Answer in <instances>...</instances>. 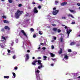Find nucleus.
<instances>
[{
    "label": "nucleus",
    "mask_w": 80,
    "mask_h": 80,
    "mask_svg": "<svg viewBox=\"0 0 80 80\" xmlns=\"http://www.w3.org/2000/svg\"><path fill=\"white\" fill-rule=\"evenodd\" d=\"M41 6H38V8H41Z\"/></svg>",
    "instance_id": "nucleus-45"
},
{
    "label": "nucleus",
    "mask_w": 80,
    "mask_h": 80,
    "mask_svg": "<svg viewBox=\"0 0 80 80\" xmlns=\"http://www.w3.org/2000/svg\"><path fill=\"white\" fill-rule=\"evenodd\" d=\"M72 14H69L68 15V17H71V15Z\"/></svg>",
    "instance_id": "nucleus-55"
},
{
    "label": "nucleus",
    "mask_w": 80,
    "mask_h": 80,
    "mask_svg": "<svg viewBox=\"0 0 80 80\" xmlns=\"http://www.w3.org/2000/svg\"><path fill=\"white\" fill-rule=\"evenodd\" d=\"M23 13V11L20 10H18L15 13V17L16 18H19L20 15H21Z\"/></svg>",
    "instance_id": "nucleus-2"
},
{
    "label": "nucleus",
    "mask_w": 80,
    "mask_h": 80,
    "mask_svg": "<svg viewBox=\"0 0 80 80\" xmlns=\"http://www.w3.org/2000/svg\"><path fill=\"white\" fill-rule=\"evenodd\" d=\"M35 72L36 75L37 80H42V79L40 78V75H39L40 71L39 70H37V71H35Z\"/></svg>",
    "instance_id": "nucleus-3"
},
{
    "label": "nucleus",
    "mask_w": 80,
    "mask_h": 80,
    "mask_svg": "<svg viewBox=\"0 0 80 80\" xmlns=\"http://www.w3.org/2000/svg\"><path fill=\"white\" fill-rule=\"evenodd\" d=\"M39 33L40 35H42V33L41 32V31H39Z\"/></svg>",
    "instance_id": "nucleus-29"
},
{
    "label": "nucleus",
    "mask_w": 80,
    "mask_h": 80,
    "mask_svg": "<svg viewBox=\"0 0 80 80\" xmlns=\"http://www.w3.org/2000/svg\"><path fill=\"white\" fill-rule=\"evenodd\" d=\"M15 70H17L18 69V68L17 67H16L14 68Z\"/></svg>",
    "instance_id": "nucleus-44"
},
{
    "label": "nucleus",
    "mask_w": 80,
    "mask_h": 80,
    "mask_svg": "<svg viewBox=\"0 0 80 80\" xmlns=\"http://www.w3.org/2000/svg\"><path fill=\"white\" fill-rule=\"evenodd\" d=\"M52 60L53 61H54V60H55V59L52 58Z\"/></svg>",
    "instance_id": "nucleus-54"
},
{
    "label": "nucleus",
    "mask_w": 80,
    "mask_h": 80,
    "mask_svg": "<svg viewBox=\"0 0 80 80\" xmlns=\"http://www.w3.org/2000/svg\"><path fill=\"white\" fill-rule=\"evenodd\" d=\"M0 46H1V47L2 48H4V46H3V44L2 43H1L0 44Z\"/></svg>",
    "instance_id": "nucleus-15"
},
{
    "label": "nucleus",
    "mask_w": 80,
    "mask_h": 80,
    "mask_svg": "<svg viewBox=\"0 0 80 80\" xmlns=\"http://www.w3.org/2000/svg\"><path fill=\"white\" fill-rule=\"evenodd\" d=\"M61 42H63V38L61 37L60 38Z\"/></svg>",
    "instance_id": "nucleus-25"
},
{
    "label": "nucleus",
    "mask_w": 80,
    "mask_h": 80,
    "mask_svg": "<svg viewBox=\"0 0 80 80\" xmlns=\"http://www.w3.org/2000/svg\"><path fill=\"white\" fill-rule=\"evenodd\" d=\"M2 17L3 18H7L6 16H2Z\"/></svg>",
    "instance_id": "nucleus-31"
},
{
    "label": "nucleus",
    "mask_w": 80,
    "mask_h": 80,
    "mask_svg": "<svg viewBox=\"0 0 80 80\" xmlns=\"http://www.w3.org/2000/svg\"><path fill=\"white\" fill-rule=\"evenodd\" d=\"M42 49L43 50H45V49H46V48L45 47L42 48Z\"/></svg>",
    "instance_id": "nucleus-43"
},
{
    "label": "nucleus",
    "mask_w": 80,
    "mask_h": 80,
    "mask_svg": "<svg viewBox=\"0 0 80 80\" xmlns=\"http://www.w3.org/2000/svg\"><path fill=\"white\" fill-rule=\"evenodd\" d=\"M32 4H35V2H33Z\"/></svg>",
    "instance_id": "nucleus-52"
},
{
    "label": "nucleus",
    "mask_w": 80,
    "mask_h": 80,
    "mask_svg": "<svg viewBox=\"0 0 80 80\" xmlns=\"http://www.w3.org/2000/svg\"><path fill=\"white\" fill-rule=\"evenodd\" d=\"M58 3V1H55V5H57V4Z\"/></svg>",
    "instance_id": "nucleus-23"
},
{
    "label": "nucleus",
    "mask_w": 80,
    "mask_h": 80,
    "mask_svg": "<svg viewBox=\"0 0 80 80\" xmlns=\"http://www.w3.org/2000/svg\"><path fill=\"white\" fill-rule=\"evenodd\" d=\"M69 11L71 12H74V11H73V10H69Z\"/></svg>",
    "instance_id": "nucleus-37"
},
{
    "label": "nucleus",
    "mask_w": 80,
    "mask_h": 80,
    "mask_svg": "<svg viewBox=\"0 0 80 80\" xmlns=\"http://www.w3.org/2000/svg\"><path fill=\"white\" fill-rule=\"evenodd\" d=\"M22 5L21 4H20L18 5V7H22Z\"/></svg>",
    "instance_id": "nucleus-36"
},
{
    "label": "nucleus",
    "mask_w": 80,
    "mask_h": 80,
    "mask_svg": "<svg viewBox=\"0 0 80 80\" xmlns=\"http://www.w3.org/2000/svg\"><path fill=\"white\" fill-rule=\"evenodd\" d=\"M8 53H10V50H8Z\"/></svg>",
    "instance_id": "nucleus-49"
},
{
    "label": "nucleus",
    "mask_w": 80,
    "mask_h": 80,
    "mask_svg": "<svg viewBox=\"0 0 80 80\" xmlns=\"http://www.w3.org/2000/svg\"><path fill=\"white\" fill-rule=\"evenodd\" d=\"M2 39H3V40H6V38H5V37L2 36Z\"/></svg>",
    "instance_id": "nucleus-24"
},
{
    "label": "nucleus",
    "mask_w": 80,
    "mask_h": 80,
    "mask_svg": "<svg viewBox=\"0 0 80 80\" xmlns=\"http://www.w3.org/2000/svg\"><path fill=\"white\" fill-rule=\"evenodd\" d=\"M12 58L13 59H15V58H16L15 55H14L12 57Z\"/></svg>",
    "instance_id": "nucleus-28"
},
{
    "label": "nucleus",
    "mask_w": 80,
    "mask_h": 80,
    "mask_svg": "<svg viewBox=\"0 0 80 80\" xmlns=\"http://www.w3.org/2000/svg\"><path fill=\"white\" fill-rule=\"evenodd\" d=\"M4 29H7L8 30H10V28H9V27L7 26H5L4 27Z\"/></svg>",
    "instance_id": "nucleus-10"
},
{
    "label": "nucleus",
    "mask_w": 80,
    "mask_h": 80,
    "mask_svg": "<svg viewBox=\"0 0 80 80\" xmlns=\"http://www.w3.org/2000/svg\"><path fill=\"white\" fill-rule=\"evenodd\" d=\"M64 28L65 29H67H67L66 30L67 33L68 34V36H69V35H70V32H72V29H70V28L67 27V26H65Z\"/></svg>",
    "instance_id": "nucleus-4"
},
{
    "label": "nucleus",
    "mask_w": 80,
    "mask_h": 80,
    "mask_svg": "<svg viewBox=\"0 0 80 80\" xmlns=\"http://www.w3.org/2000/svg\"><path fill=\"white\" fill-rule=\"evenodd\" d=\"M9 3H12V2H13V0H8Z\"/></svg>",
    "instance_id": "nucleus-22"
},
{
    "label": "nucleus",
    "mask_w": 80,
    "mask_h": 80,
    "mask_svg": "<svg viewBox=\"0 0 80 80\" xmlns=\"http://www.w3.org/2000/svg\"><path fill=\"white\" fill-rule=\"evenodd\" d=\"M50 54L51 57H55V54L52 53H50Z\"/></svg>",
    "instance_id": "nucleus-13"
},
{
    "label": "nucleus",
    "mask_w": 80,
    "mask_h": 80,
    "mask_svg": "<svg viewBox=\"0 0 80 80\" xmlns=\"http://www.w3.org/2000/svg\"><path fill=\"white\" fill-rule=\"evenodd\" d=\"M58 12H59V10H56L53 11L52 13L54 15H56L58 13Z\"/></svg>",
    "instance_id": "nucleus-5"
},
{
    "label": "nucleus",
    "mask_w": 80,
    "mask_h": 80,
    "mask_svg": "<svg viewBox=\"0 0 80 80\" xmlns=\"http://www.w3.org/2000/svg\"><path fill=\"white\" fill-rule=\"evenodd\" d=\"M42 68V67H41V66H38V69H40V68Z\"/></svg>",
    "instance_id": "nucleus-33"
},
{
    "label": "nucleus",
    "mask_w": 80,
    "mask_h": 80,
    "mask_svg": "<svg viewBox=\"0 0 80 80\" xmlns=\"http://www.w3.org/2000/svg\"><path fill=\"white\" fill-rule=\"evenodd\" d=\"M75 44V42H72L70 43V45H73Z\"/></svg>",
    "instance_id": "nucleus-17"
},
{
    "label": "nucleus",
    "mask_w": 80,
    "mask_h": 80,
    "mask_svg": "<svg viewBox=\"0 0 80 80\" xmlns=\"http://www.w3.org/2000/svg\"><path fill=\"white\" fill-rule=\"evenodd\" d=\"M27 52H28V53H29V52H30V50H28L27 51Z\"/></svg>",
    "instance_id": "nucleus-50"
},
{
    "label": "nucleus",
    "mask_w": 80,
    "mask_h": 80,
    "mask_svg": "<svg viewBox=\"0 0 80 80\" xmlns=\"http://www.w3.org/2000/svg\"><path fill=\"white\" fill-rule=\"evenodd\" d=\"M54 40H55L57 39V37H54Z\"/></svg>",
    "instance_id": "nucleus-51"
},
{
    "label": "nucleus",
    "mask_w": 80,
    "mask_h": 80,
    "mask_svg": "<svg viewBox=\"0 0 80 80\" xmlns=\"http://www.w3.org/2000/svg\"><path fill=\"white\" fill-rule=\"evenodd\" d=\"M28 8L29 9H30L31 8L30 7H28Z\"/></svg>",
    "instance_id": "nucleus-60"
},
{
    "label": "nucleus",
    "mask_w": 80,
    "mask_h": 80,
    "mask_svg": "<svg viewBox=\"0 0 80 80\" xmlns=\"http://www.w3.org/2000/svg\"><path fill=\"white\" fill-rule=\"evenodd\" d=\"M1 32H5V29L4 28H2L1 30Z\"/></svg>",
    "instance_id": "nucleus-27"
},
{
    "label": "nucleus",
    "mask_w": 80,
    "mask_h": 80,
    "mask_svg": "<svg viewBox=\"0 0 80 80\" xmlns=\"http://www.w3.org/2000/svg\"><path fill=\"white\" fill-rule=\"evenodd\" d=\"M62 27H65V25H63V24H62Z\"/></svg>",
    "instance_id": "nucleus-58"
},
{
    "label": "nucleus",
    "mask_w": 80,
    "mask_h": 80,
    "mask_svg": "<svg viewBox=\"0 0 80 80\" xmlns=\"http://www.w3.org/2000/svg\"><path fill=\"white\" fill-rule=\"evenodd\" d=\"M43 58H44V60H47V56H43Z\"/></svg>",
    "instance_id": "nucleus-18"
},
{
    "label": "nucleus",
    "mask_w": 80,
    "mask_h": 80,
    "mask_svg": "<svg viewBox=\"0 0 80 80\" xmlns=\"http://www.w3.org/2000/svg\"><path fill=\"white\" fill-rule=\"evenodd\" d=\"M78 78H80V76L78 77Z\"/></svg>",
    "instance_id": "nucleus-63"
},
{
    "label": "nucleus",
    "mask_w": 80,
    "mask_h": 80,
    "mask_svg": "<svg viewBox=\"0 0 80 80\" xmlns=\"http://www.w3.org/2000/svg\"><path fill=\"white\" fill-rule=\"evenodd\" d=\"M57 9V8H53V10H56V9Z\"/></svg>",
    "instance_id": "nucleus-47"
},
{
    "label": "nucleus",
    "mask_w": 80,
    "mask_h": 80,
    "mask_svg": "<svg viewBox=\"0 0 80 80\" xmlns=\"http://www.w3.org/2000/svg\"><path fill=\"white\" fill-rule=\"evenodd\" d=\"M12 43H11V46H13V44H14V42L13 41H11Z\"/></svg>",
    "instance_id": "nucleus-19"
},
{
    "label": "nucleus",
    "mask_w": 80,
    "mask_h": 80,
    "mask_svg": "<svg viewBox=\"0 0 80 80\" xmlns=\"http://www.w3.org/2000/svg\"><path fill=\"white\" fill-rule=\"evenodd\" d=\"M64 58H66V59H68V56L67 55H66L64 56Z\"/></svg>",
    "instance_id": "nucleus-21"
},
{
    "label": "nucleus",
    "mask_w": 80,
    "mask_h": 80,
    "mask_svg": "<svg viewBox=\"0 0 80 80\" xmlns=\"http://www.w3.org/2000/svg\"><path fill=\"white\" fill-rule=\"evenodd\" d=\"M26 58L25 59V61H27L28 59H29V55L28 54H26Z\"/></svg>",
    "instance_id": "nucleus-8"
},
{
    "label": "nucleus",
    "mask_w": 80,
    "mask_h": 80,
    "mask_svg": "<svg viewBox=\"0 0 80 80\" xmlns=\"http://www.w3.org/2000/svg\"><path fill=\"white\" fill-rule=\"evenodd\" d=\"M71 17L72 18H74V17H73V16L72 15V14L71 15Z\"/></svg>",
    "instance_id": "nucleus-56"
},
{
    "label": "nucleus",
    "mask_w": 80,
    "mask_h": 80,
    "mask_svg": "<svg viewBox=\"0 0 80 80\" xmlns=\"http://www.w3.org/2000/svg\"><path fill=\"white\" fill-rule=\"evenodd\" d=\"M62 19H64V20H66V17H62Z\"/></svg>",
    "instance_id": "nucleus-32"
},
{
    "label": "nucleus",
    "mask_w": 80,
    "mask_h": 80,
    "mask_svg": "<svg viewBox=\"0 0 80 80\" xmlns=\"http://www.w3.org/2000/svg\"><path fill=\"white\" fill-rule=\"evenodd\" d=\"M37 59H42V57H38L37 58Z\"/></svg>",
    "instance_id": "nucleus-42"
},
{
    "label": "nucleus",
    "mask_w": 80,
    "mask_h": 80,
    "mask_svg": "<svg viewBox=\"0 0 80 80\" xmlns=\"http://www.w3.org/2000/svg\"><path fill=\"white\" fill-rule=\"evenodd\" d=\"M72 52V50L70 49H69L68 50V52Z\"/></svg>",
    "instance_id": "nucleus-34"
},
{
    "label": "nucleus",
    "mask_w": 80,
    "mask_h": 80,
    "mask_svg": "<svg viewBox=\"0 0 80 80\" xmlns=\"http://www.w3.org/2000/svg\"><path fill=\"white\" fill-rule=\"evenodd\" d=\"M29 19H28L27 20L26 22H29Z\"/></svg>",
    "instance_id": "nucleus-57"
},
{
    "label": "nucleus",
    "mask_w": 80,
    "mask_h": 80,
    "mask_svg": "<svg viewBox=\"0 0 80 80\" xmlns=\"http://www.w3.org/2000/svg\"><path fill=\"white\" fill-rule=\"evenodd\" d=\"M4 78H9V76H4Z\"/></svg>",
    "instance_id": "nucleus-26"
},
{
    "label": "nucleus",
    "mask_w": 80,
    "mask_h": 80,
    "mask_svg": "<svg viewBox=\"0 0 80 80\" xmlns=\"http://www.w3.org/2000/svg\"><path fill=\"white\" fill-rule=\"evenodd\" d=\"M40 47H41L40 45H39V48H38V49L40 50Z\"/></svg>",
    "instance_id": "nucleus-39"
},
{
    "label": "nucleus",
    "mask_w": 80,
    "mask_h": 80,
    "mask_svg": "<svg viewBox=\"0 0 80 80\" xmlns=\"http://www.w3.org/2000/svg\"><path fill=\"white\" fill-rule=\"evenodd\" d=\"M77 47H79L80 46V44H78L77 45Z\"/></svg>",
    "instance_id": "nucleus-53"
},
{
    "label": "nucleus",
    "mask_w": 80,
    "mask_h": 80,
    "mask_svg": "<svg viewBox=\"0 0 80 80\" xmlns=\"http://www.w3.org/2000/svg\"><path fill=\"white\" fill-rule=\"evenodd\" d=\"M52 25L53 26V27H55V26H56V24H52Z\"/></svg>",
    "instance_id": "nucleus-41"
},
{
    "label": "nucleus",
    "mask_w": 80,
    "mask_h": 80,
    "mask_svg": "<svg viewBox=\"0 0 80 80\" xmlns=\"http://www.w3.org/2000/svg\"><path fill=\"white\" fill-rule=\"evenodd\" d=\"M67 2H64L61 4V6H64V5H67Z\"/></svg>",
    "instance_id": "nucleus-9"
},
{
    "label": "nucleus",
    "mask_w": 80,
    "mask_h": 80,
    "mask_svg": "<svg viewBox=\"0 0 80 80\" xmlns=\"http://www.w3.org/2000/svg\"><path fill=\"white\" fill-rule=\"evenodd\" d=\"M75 24V22H72V23H71V24L72 25H74V24Z\"/></svg>",
    "instance_id": "nucleus-30"
},
{
    "label": "nucleus",
    "mask_w": 80,
    "mask_h": 80,
    "mask_svg": "<svg viewBox=\"0 0 80 80\" xmlns=\"http://www.w3.org/2000/svg\"><path fill=\"white\" fill-rule=\"evenodd\" d=\"M51 65L52 66H53V64H51Z\"/></svg>",
    "instance_id": "nucleus-62"
},
{
    "label": "nucleus",
    "mask_w": 80,
    "mask_h": 80,
    "mask_svg": "<svg viewBox=\"0 0 80 80\" xmlns=\"http://www.w3.org/2000/svg\"><path fill=\"white\" fill-rule=\"evenodd\" d=\"M37 62L39 65H40L41 67H44V66L42 65L43 64L42 63V61L40 60H38L33 61V62L32 63V65H36L37 64H36V63Z\"/></svg>",
    "instance_id": "nucleus-1"
},
{
    "label": "nucleus",
    "mask_w": 80,
    "mask_h": 80,
    "mask_svg": "<svg viewBox=\"0 0 80 80\" xmlns=\"http://www.w3.org/2000/svg\"><path fill=\"white\" fill-rule=\"evenodd\" d=\"M43 45H46V42H44Z\"/></svg>",
    "instance_id": "nucleus-46"
},
{
    "label": "nucleus",
    "mask_w": 80,
    "mask_h": 80,
    "mask_svg": "<svg viewBox=\"0 0 80 80\" xmlns=\"http://www.w3.org/2000/svg\"><path fill=\"white\" fill-rule=\"evenodd\" d=\"M53 30L54 31V32H57V31L58 30V29L57 28H53Z\"/></svg>",
    "instance_id": "nucleus-11"
},
{
    "label": "nucleus",
    "mask_w": 80,
    "mask_h": 80,
    "mask_svg": "<svg viewBox=\"0 0 80 80\" xmlns=\"http://www.w3.org/2000/svg\"><path fill=\"white\" fill-rule=\"evenodd\" d=\"M32 59H35V57H33Z\"/></svg>",
    "instance_id": "nucleus-64"
},
{
    "label": "nucleus",
    "mask_w": 80,
    "mask_h": 80,
    "mask_svg": "<svg viewBox=\"0 0 80 80\" xmlns=\"http://www.w3.org/2000/svg\"><path fill=\"white\" fill-rule=\"evenodd\" d=\"M3 22H4V23H9V22H8V21H7L6 20H4Z\"/></svg>",
    "instance_id": "nucleus-12"
},
{
    "label": "nucleus",
    "mask_w": 80,
    "mask_h": 80,
    "mask_svg": "<svg viewBox=\"0 0 80 80\" xmlns=\"http://www.w3.org/2000/svg\"><path fill=\"white\" fill-rule=\"evenodd\" d=\"M30 32H34V29L33 28H31L30 29Z\"/></svg>",
    "instance_id": "nucleus-20"
},
{
    "label": "nucleus",
    "mask_w": 80,
    "mask_h": 80,
    "mask_svg": "<svg viewBox=\"0 0 80 80\" xmlns=\"http://www.w3.org/2000/svg\"><path fill=\"white\" fill-rule=\"evenodd\" d=\"M12 75L14 77L13 78H15V77H16V74H15V73L14 72H12Z\"/></svg>",
    "instance_id": "nucleus-16"
},
{
    "label": "nucleus",
    "mask_w": 80,
    "mask_h": 80,
    "mask_svg": "<svg viewBox=\"0 0 80 80\" xmlns=\"http://www.w3.org/2000/svg\"><path fill=\"white\" fill-rule=\"evenodd\" d=\"M40 45H43V43H41Z\"/></svg>",
    "instance_id": "nucleus-59"
},
{
    "label": "nucleus",
    "mask_w": 80,
    "mask_h": 80,
    "mask_svg": "<svg viewBox=\"0 0 80 80\" xmlns=\"http://www.w3.org/2000/svg\"><path fill=\"white\" fill-rule=\"evenodd\" d=\"M59 54H61V53H62V48H60V50L59 52Z\"/></svg>",
    "instance_id": "nucleus-14"
},
{
    "label": "nucleus",
    "mask_w": 80,
    "mask_h": 80,
    "mask_svg": "<svg viewBox=\"0 0 80 80\" xmlns=\"http://www.w3.org/2000/svg\"><path fill=\"white\" fill-rule=\"evenodd\" d=\"M36 34H34L33 35V38H35V37H36Z\"/></svg>",
    "instance_id": "nucleus-38"
},
{
    "label": "nucleus",
    "mask_w": 80,
    "mask_h": 80,
    "mask_svg": "<svg viewBox=\"0 0 80 80\" xmlns=\"http://www.w3.org/2000/svg\"><path fill=\"white\" fill-rule=\"evenodd\" d=\"M39 0V1H40L41 2L43 1V0Z\"/></svg>",
    "instance_id": "nucleus-61"
},
{
    "label": "nucleus",
    "mask_w": 80,
    "mask_h": 80,
    "mask_svg": "<svg viewBox=\"0 0 80 80\" xmlns=\"http://www.w3.org/2000/svg\"><path fill=\"white\" fill-rule=\"evenodd\" d=\"M52 49H54V48H55V47H54V46L52 45Z\"/></svg>",
    "instance_id": "nucleus-40"
},
{
    "label": "nucleus",
    "mask_w": 80,
    "mask_h": 80,
    "mask_svg": "<svg viewBox=\"0 0 80 80\" xmlns=\"http://www.w3.org/2000/svg\"><path fill=\"white\" fill-rule=\"evenodd\" d=\"M21 32L22 33L23 35H24V36H25L26 37H27V34H26V33L25 32V31L23 30H21Z\"/></svg>",
    "instance_id": "nucleus-7"
},
{
    "label": "nucleus",
    "mask_w": 80,
    "mask_h": 80,
    "mask_svg": "<svg viewBox=\"0 0 80 80\" xmlns=\"http://www.w3.org/2000/svg\"><path fill=\"white\" fill-rule=\"evenodd\" d=\"M33 12L34 13H38V10L37 8V7H35L33 10Z\"/></svg>",
    "instance_id": "nucleus-6"
},
{
    "label": "nucleus",
    "mask_w": 80,
    "mask_h": 80,
    "mask_svg": "<svg viewBox=\"0 0 80 80\" xmlns=\"http://www.w3.org/2000/svg\"><path fill=\"white\" fill-rule=\"evenodd\" d=\"M58 33H60V32H61V30H60V29H58Z\"/></svg>",
    "instance_id": "nucleus-35"
},
{
    "label": "nucleus",
    "mask_w": 80,
    "mask_h": 80,
    "mask_svg": "<svg viewBox=\"0 0 80 80\" xmlns=\"http://www.w3.org/2000/svg\"><path fill=\"white\" fill-rule=\"evenodd\" d=\"M77 4L78 6H80V3H77Z\"/></svg>",
    "instance_id": "nucleus-48"
}]
</instances>
